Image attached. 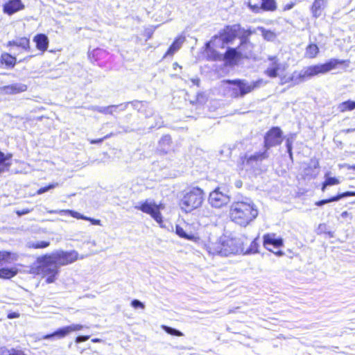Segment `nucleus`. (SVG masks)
Returning <instances> with one entry per match:
<instances>
[{
    "instance_id": "a878e982",
    "label": "nucleus",
    "mask_w": 355,
    "mask_h": 355,
    "mask_svg": "<svg viewBox=\"0 0 355 355\" xmlns=\"http://www.w3.org/2000/svg\"><path fill=\"white\" fill-rule=\"evenodd\" d=\"M12 157V154L8 153L6 155L0 151V173L9 169L11 166L10 159Z\"/></svg>"
},
{
    "instance_id": "a19ab883",
    "label": "nucleus",
    "mask_w": 355,
    "mask_h": 355,
    "mask_svg": "<svg viewBox=\"0 0 355 355\" xmlns=\"http://www.w3.org/2000/svg\"><path fill=\"white\" fill-rule=\"evenodd\" d=\"M99 109V113L104 114H112L116 110V106L115 105H112L106 107H101Z\"/></svg>"
},
{
    "instance_id": "49530a36",
    "label": "nucleus",
    "mask_w": 355,
    "mask_h": 355,
    "mask_svg": "<svg viewBox=\"0 0 355 355\" xmlns=\"http://www.w3.org/2000/svg\"><path fill=\"white\" fill-rule=\"evenodd\" d=\"M295 135H291L286 138V149L293 148V144L295 140Z\"/></svg>"
},
{
    "instance_id": "e433bc0d",
    "label": "nucleus",
    "mask_w": 355,
    "mask_h": 355,
    "mask_svg": "<svg viewBox=\"0 0 355 355\" xmlns=\"http://www.w3.org/2000/svg\"><path fill=\"white\" fill-rule=\"evenodd\" d=\"M324 181L326 182V184H328L329 187L337 185L340 183V179L336 177L331 176V172L329 171L325 173Z\"/></svg>"
},
{
    "instance_id": "f257e3e1",
    "label": "nucleus",
    "mask_w": 355,
    "mask_h": 355,
    "mask_svg": "<svg viewBox=\"0 0 355 355\" xmlns=\"http://www.w3.org/2000/svg\"><path fill=\"white\" fill-rule=\"evenodd\" d=\"M248 243V238L244 235L236 237L223 236L216 242H209L206 248L210 254L228 257L231 254H243Z\"/></svg>"
},
{
    "instance_id": "09e8293b",
    "label": "nucleus",
    "mask_w": 355,
    "mask_h": 355,
    "mask_svg": "<svg viewBox=\"0 0 355 355\" xmlns=\"http://www.w3.org/2000/svg\"><path fill=\"white\" fill-rule=\"evenodd\" d=\"M260 29L265 39L270 40V37H273V33L270 31H268L263 27L260 28Z\"/></svg>"
},
{
    "instance_id": "603ef678",
    "label": "nucleus",
    "mask_w": 355,
    "mask_h": 355,
    "mask_svg": "<svg viewBox=\"0 0 355 355\" xmlns=\"http://www.w3.org/2000/svg\"><path fill=\"white\" fill-rule=\"evenodd\" d=\"M291 79V76H288V77H286L285 76H282L281 78H280V85H284V84H286V83H291L292 84V81Z\"/></svg>"
},
{
    "instance_id": "4c0bfd02",
    "label": "nucleus",
    "mask_w": 355,
    "mask_h": 355,
    "mask_svg": "<svg viewBox=\"0 0 355 355\" xmlns=\"http://www.w3.org/2000/svg\"><path fill=\"white\" fill-rule=\"evenodd\" d=\"M129 103L133 109L137 110L139 112H143L144 108H148V104L146 101H133Z\"/></svg>"
},
{
    "instance_id": "c9c22d12",
    "label": "nucleus",
    "mask_w": 355,
    "mask_h": 355,
    "mask_svg": "<svg viewBox=\"0 0 355 355\" xmlns=\"http://www.w3.org/2000/svg\"><path fill=\"white\" fill-rule=\"evenodd\" d=\"M50 242L48 241H29L27 243V247L34 249H43L49 247Z\"/></svg>"
},
{
    "instance_id": "680f3d73",
    "label": "nucleus",
    "mask_w": 355,
    "mask_h": 355,
    "mask_svg": "<svg viewBox=\"0 0 355 355\" xmlns=\"http://www.w3.org/2000/svg\"><path fill=\"white\" fill-rule=\"evenodd\" d=\"M121 128L123 129V131L124 132H130L133 130L132 129L130 128L128 126H121Z\"/></svg>"
},
{
    "instance_id": "864d4df0",
    "label": "nucleus",
    "mask_w": 355,
    "mask_h": 355,
    "mask_svg": "<svg viewBox=\"0 0 355 355\" xmlns=\"http://www.w3.org/2000/svg\"><path fill=\"white\" fill-rule=\"evenodd\" d=\"M130 105L129 102L121 103L119 105H115L116 106V109H119V111H124L127 109L128 106Z\"/></svg>"
},
{
    "instance_id": "c85d7f7f",
    "label": "nucleus",
    "mask_w": 355,
    "mask_h": 355,
    "mask_svg": "<svg viewBox=\"0 0 355 355\" xmlns=\"http://www.w3.org/2000/svg\"><path fill=\"white\" fill-rule=\"evenodd\" d=\"M18 256L17 254L10 251H0V264L3 262L10 263L13 261H17Z\"/></svg>"
},
{
    "instance_id": "0eeeda50",
    "label": "nucleus",
    "mask_w": 355,
    "mask_h": 355,
    "mask_svg": "<svg viewBox=\"0 0 355 355\" xmlns=\"http://www.w3.org/2000/svg\"><path fill=\"white\" fill-rule=\"evenodd\" d=\"M284 139V133L280 127H271L263 136V150L269 155L270 149L280 146Z\"/></svg>"
},
{
    "instance_id": "412c9836",
    "label": "nucleus",
    "mask_w": 355,
    "mask_h": 355,
    "mask_svg": "<svg viewBox=\"0 0 355 355\" xmlns=\"http://www.w3.org/2000/svg\"><path fill=\"white\" fill-rule=\"evenodd\" d=\"M27 88L26 85L17 83L4 86L3 91L6 94H16L26 91Z\"/></svg>"
},
{
    "instance_id": "13d9d810",
    "label": "nucleus",
    "mask_w": 355,
    "mask_h": 355,
    "mask_svg": "<svg viewBox=\"0 0 355 355\" xmlns=\"http://www.w3.org/2000/svg\"><path fill=\"white\" fill-rule=\"evenodd\" d=\"M19 317V313L17 312H11L8 314V318L9 319L17 318Z\"/></svg>"
},
{
    "instance_id": "6e6552de",
    "label": "nucleus",
    "mask_w": 355,
    "mask_h": 355,
    "mask_svg": "<svg viewBox=\"0 0 355 355\" xmlns=\"http://www.w3.org/2000/svg\"><path fill=\"white\" fill-rule=\"evenodd\" d=\"M137 210L150 215V216L159 225L163 223V218L159 206L153 200L148 199L143 202H139L135 206Z\"/></svg>"
},
{
    "instance_id": "6e6d98bb",
    "label": "nucleus",
    "mask_w": 355,
    "mask_h": 355,
    "mask_svg": "<svg viewBox=\"0 0 355 355\" xmlns=\"http://www.w3.org/2000/svg\"><path fill=\"white\" fill-rule=\"evenodd\" d=\"M142 113H144L146 118H148V117L153 116V110L151 109H147V108H144V112Z\"/></svg>"
},
{
    "instance_id": "423d86ee",
    "label": "nucleus",
    "mask_w": 355,
    "mask_h": 355,
    "mask_svg": "<svg viewBox=\"0 0 355 355\" xmlns=\"http://www.w3.org/2000/svg\"><path fill=\"white\" fill-rule=\"evenodd\" d=\"M269 157V155L264 150L257 151L252 154L245 153L241 155L237 162V166L241 170H254L257 168L260 164Z\"/></svg>"
},
{
    "instance_id": "8fccbe9b",
    "label": "nucleus",
    "mask_w": 355,
    "mask_h": 355,
    "mask_svg": "<svg viewBox=\"0 0 355 355\" xmlns=\"http://www.w3.org/2000/svg\"><path fill=\"white\" fill-rule=\"evenodd\" d=\"M90 338V336H78L76 338L75 342L76 343L78 344L83 342H85L87 340H89Z\"/></svg>"
},
{
    "instance_id": "774afa93",
    "label": "nucleus",
    "mask_w": 355,
    "mask_h": 355,
    "mask_svg": "<svg viewBox=\"0 0 355 355\" xmlns=\"http://www.w3.org/2000/svg\"><path fill=\"white\" fill-rule=\"evenodd\" d=\"M192 83L194 84V85H198L199 83H200V79L198 78H194V79H192L191 80Z\"/></svg>"
},
{
    "instance_id": "338daca9",
    "label": "nucleus",
    "mask_w": 355,
    "mask_h": 355,
    "mask_svg": "<svg viewBox=\"0 0 355 355\" xmlns=\"http://www.w3.org/2000/svg\"><path fill=\"white\" fill-rule=\"evenodd\" d=\"M354 131H355V128H348V129H345L343 130V132L345 133H350V132H353Z\"/></svg>"
},
{
    "instance_id": "1a4fd4ad",
    "label": "nucleus",
    "mask_w": 355,
    "mask_h": 355,
    "mask_svg": "<svg viewBox=\"0 0 355 355\" xmlns=\"http://www.w3.org/2000/svg\"><path fill=\"white\" fill-rule=\"evenodd\" d=\"M49 254L58 268L73 263L78 257V253L76 250H57Z\"/></svg>"
},
{
    "instance_id": "4d7b16f0",
    "label": "nucleus",
    "mask_w": 355,
    "mask_h": 355,
    "mask_svg": "<svg viewBox=\"0 0 355 355\" xmlns=\"http://www.w3.org/2000/svg\"><path fill=\"white\" fill-rule=\"evenodd\" d=\"M295 3H294V2H291L289 3H287L284 6V10L286 11V10H291L295 6Z\"/></svg>"
},
{
    "instance_id": "f3484780",
    "label": "nucleus",
    "mask_w": 355,
    "mask_h": 355,
    "mask_svg": "<svg viewBox=\"0 0 355 355\" xmlns=\"http://www.w3.org/2000/svg\"><path fill=\"white\" fill-rule=\"evenodd\" d=\"M24 8V5L21 0H9L3 4V12L8 15H12Z\"/></svg>"
},
{
    "instance_id": "5701e85b",
    "label": "nucleus",
    "mask_w": 355,
    "mask_h": 355,
    "mask_svg": "<svg viewBox=\"0 0 355 355\" xmlns=\"http://www.w3.org/2000/svg\"><path fill=\"white\" fill-rule=\"evenodd\" d=\"M34 42H35L36 48L41 51L42 52H44L46 51L49 46V38L44 33L37 34L33 38Z\"/></svg>"
},
{
    "instance_id": "c756f323",
    "label": "nucleus",
    "mask_w": 355,
    "mask_h": 355,
    "mask_svg": "<svg viewBox=\"0 0 355 355\" xmlns=\"http://www.w3.org/2000/svg\"><path fill=\"white\" fill-rule=\"evenodd\" d=\"M259 236L254 238L251 242L249 247H245L244 251L243 252V254H251L259 252Z\"/></svg>"
},
{
    "instance_id": "c03bdc74",
    "label": "nucleus",
    "mask_w": 355,
    "mask_h": 355,
    "mask_svg": "<svg viewBox=\"0 0 355 355\" xmlns=\"http://www.w3.org/2000/svg\"><path fill=\"white\" fill-rule=\"evenodd\" d=\"M112 135H114L113 133H110V134H107V135H105V137H102V138H100V139H89V141L91 144H101L103 143V141L110 137H111Z\"/></svg>"
},
{
    "instance_id": "a18cd8bd",
    "label": "nucleus",
    "mask_w": 355,
    "mask_h": 355,
    "mask_svg": "<svg viewBox=\"0 0 355 355\" xmlns=\"http://www.w3.org/2000/svg\"><path fill=\"white\" fill-rule=\"evenodd\" d=\"M130 304L134 309H144L145 308V304L142 302L137 299L132 300Z\"/></svg>"
},
{
    "instance_id": "3c124183",
    "label": "nucleus",
    "mask_w": 355,
    "mask_h": 355,
    "mask_svg": "<svg viewBox=\"0 0 355 355\" xmlns=\"http://www.w3.org/2000/svg\"><path fill=\"white\" fill-rule=\"evenodd\" d=\"M58 275V274H51V275H46V282L47 284L53 283L55 281L56 277H57Z\"/></svg>"
},
{
    "instance_id": "4be33fe9",
    "label": "nucleus",
    "mask_w": 355,
    "mask_h": 355,
    "mask_svg": "<svg viewBox=\"0 0 355 355\" xmlns=\"http://www.w3.org/2000/svg\"><path fill=\"white\" fill-rule=\"evenodd\" d=\"M172 148V139L169 135L161 137L158 143V150L163 154L168 153Z\"/></svg>"
},
{
    "instance_id": "bf43d9fd",
    "label": "nucleus",
    "mask_w": 355,
    "mask_h": 355,
    "mask_svg": "<svg viewBox=\"0 0 355 355\" xmlns=\"http://www.w3.org/2000/svg\"><path fill=\"white\" fill-rule=\"evenodd\" d=\"M250 34L248 33L247 35H243L241 37L240 40H241V44H246L248 42V35Z\"/></svg>"
},
{
    "instance_id": "e2e57ef3",
    "label": "nucleus",
    "mask_w": 355,
    "mask_h": 355,
    "mask_svg": "<svg viewBox=\"0 0 355 355\" xmlns=\"http://www.w3.org/2000/svg\"><path fill=\"white\" fill-rule=\"evenodd\" d=\"M286 151L288 154L289 158L293 160V148L291 149H286Z\"/></svg>"
},
{
    "instance_id": "5fc2aeb1",
    "label": "nucleus",
    "mask_w": 355,
    "mask_h": 355,
    "mask_svg": "<svg viewBox=\"0 0 355 355\" xmlns=\"http://www.w3.org/2000/svg\"><path fill=\"white\" fill-rule=\"evenodd\" d=\"M30 212V210L28 209H23L21 210H18L16 211V214L19 216H21L23 215L27 214Z\"/></svg>"
},
{
    "instance_id": "20e7f679",
    "label": "nucleus",
    "mask_w": 355,
    "mask_h": 355,
    "mask_svg": "<svg viewBox=\"0 0 355 355\" xmlns=\"http://www.w3.org/2000/svg\"><path fill=\"white\" fill-rule=\"evenodd\" d=\"M223 83L230 85L229 90L231 92V96L235 98H243L248 94L254 89L261 87L267 84V81L259 78L254 81L249 82L245 79H225Z\"/></svg>"
},
{
    "instance_id": "f03ea898",
    "label": "nucleus",
    "mask_w": 355,
    "mask_h": 355,
    "mask_svg": "<svg viewBox=\"0 0 355 355\" xmlns=\"http://www.w3.org/2000/svg\"><path fill=\"white\" fill-rule=\"evenodd\" d=\"M258 214L257 206L248 198L234 202L230 209L231 220L242 227L249 225L257 217Z\"/></svg>"
},
{
    "instance_id": "7c9ffc66",
    "label": "nucleus",
    "mask_w": 355,
    "mask_h": 355,
    "mask_svg": "<svg viewBox=\"0 0 355 355\" xmlns=\"http://www.w3.org/2000/svg\"><path fill=\"white\" fill-rule=\"evenodd\" d=\"M211 42H208L205 44V50L207 56L213 60H217L220 58V53L211 46Z\"/></svg>"
},
{
    "instance_id": "ddd939ff",
    "label": "nucleus",
    "mask_w": 355,
    "mask_h": 355,
    "mask_svg": "<svg viewBox=\"0 0 355 355\" xmlns=\"http://www.w3.org/2000/svg\"><path fill=\"white\" fill-rule=\"evenodd\" d=\"M241 29L239 24L226 26L219 32V36H214V40L219 39L223 44L232 42L238 35V31Z\"/></svg>"
},
{
    "instance_id": "de8ad7c7",
    "label": "nucleus",
    "mask_w": 355,
    "mask_h": 355,
    "mask_svg": "<svg viewBox=\"0 0 355 355\" xmlns=\"http://www.w3.org/2000/svg\"><path fill=\"white\" fill-rule=\"evenodd\" d=\"M155 125H151L149 128L150 129H152L153 128H160L163 125L164 121H162V119L160 116H156L155 117Z\"/></svg>"
},
{
    "instance_id": "7ed1b4c3",
    "label": "nucleus",
    "mask_w": 355,
    "mask_h": 355,
    "mask_svg": "<svg viewBox=\"0 0 355 355\" xmlns=\"http://www.w3.org/2000/svg\"><path fill=\"white\" fill-rule=\"evenodd\" d=\"M345 62L344 60L331 58L324 63L311 65L300 71H293L290 80L292 81V85H300L315 76L325 74Z\"/></svg>"
},
{
    "instance_id": "dca6fc26",
    "label": "nucleus",
    "mask_w": 355,
    "mask_h": 355,
    "mask_svg": "<svg viewBox=\"0 0 355 355\" xmlns=\"http://www.w3.org/2000/svg\"><path fill=\"white\" fill-rule=\"evenodd\" d=\"M268 60L270 61L264 73L269 78H274L279 76V71L281 69L282 64L279 62L277 56H269Z\"/></svg>"
},
{
    "instance_id": "58836bf2",
    "label": "nucleus",
    "mask_w": 355,
    "mask_h": 355,
    "mask_svg": "<svg viewBox=\"0 0 355 355\" xmlns=\"http://www.w3.org/2000/svg\"><path fill=\"white\" fill-rule=\"evenodd\" d=\"M162 329L168 334L175 336H182L184 334L180 330L175 329L173 327L167 326V325H162Z\"/></svg>"
},
{
    "instance_id": "79ce46f5",
    "label": "nucleus",
    "mask_w": 355,
    "mask_h": 355,
    "mask_svg": "<svg viewBox=\"0 0 355 355\" xmlns=\"http://www.w3.org/2000/svg\"><path fill=\"white\" fill-rule=\"evenodd\" d=\"M58 185V183H51L45 187H42L40 188L37 191L36 193L37 195H41L42 193H44L50 191L51 189L55 188Z\"/></svg>"
},
{
    "instance_id": "72a5a7b5",
    "label": "nucleus",
    "mask_w": 355,
    "mask_h": 355,
    "mask_svg": "<svg viewBox=\"0 0 355 355\" xmlns=\"http://www.w3.org/2000/svg\"><path fill=\"white\" fill-rule=\"evenodd\" d=\"M319 53V48L315 44H310L306 48L305 55L309 58H314Z\"/></svg>"
},
{
    "instance_id": "9b49d317",
    "label": "nucleus",
    "mask_w": 355,
    "mask_h": 355,
    "mask_svg": "<svg viewBox=\"0 0 355 355\" xmlns=\"http://www.w3.org/2000/svg\"><path fill=\"white\" fill-rule=\"evenodd\" d=\"M85 327L84 325L80 324H72L68 326H64L57 329L55 331L51 334H45L42 336L43 340H58L65 338L70 333L73 331H78L82 330Z\"/></svg>"
},
{
    "instance_id": "ea45409f",
    "label": "nucleus",
    "mask_w": 355,
    "mask_h": 355,
    "mask_svg": "<svg viewBox=\"0 0 355 355\" xmlns=\"http://www.w3.org/2000/svg\"><path fill=\"white\" fill-rule=\"evenodd\" d=\"M0 355H25L21 352H16L14 349H8L5 347H0Z\"/></svg>"
},
{
    "instance_id": "f8f14e48",
    "label": "nucleus",
    "mask_w": 355,
    "mask_h": 355,
    "mask_svg": "<svg viewBox=\"0 0 355 355\" xmlns=\"http://www.w3.org/2000/svg\"><path fill=\"white\" fill-rule=\"evenodd\" d=\"M208 201L212 207L220 208L230 202V198L217 187L209 193Z\"/></svg>"
},
{
    "instance_id": "6ab92c4d",
    "label": "nucleus",
    "mask_w": 355,
    "mask_h": 355,
    "mask_svg": "<svg viewBox=\"0 0 355 355\" xmlns=\"http://www.w3.org/2000/svg\"><path fill=\"white\" fill-rule=\"evenodd\" d=\"M349 196H355V191H345L343 193H338L337 195L332 196L331 198L318 200V201L315 202V205L318 207H322V206L324 205L325 204L333 202H338L344 198H347V197H349Z\"/></svg>"
},
{
    "instance_id": "aec40b11",
    "label": "nucleus",
    "mask_w": 355,
    "mask_h": 355,
    "mask_svg": "<svg viewBox=\"0 0 355 355\" xmlns=\"http://www.w3.org/2000/svg\"><path fill=\"white\" fill-rule=\"evenodd\" d=\"M0 63L4 65L6 69H12L17 64V58L10 53L3 52L0 56Z\"/></svg>"
},
{
    "instance_id": "bb28decb",
    "label": "nucleus",
    "mask_w": 355,
    "mask_h": 355,
    "mask_svg": "<svg viewBox=\"0 0 355 355\" xmlns=\"http://www.w3.org/2000/svg\"><path fill=\"white\" fill-rule=\"evenodd\" d=\"M17 273L18 269L15 267H3L0 268V279H10Z\"/></svg>"
},
{
    "instance_id": "9d476101",
    "label": "nucleus",
    "mask_w": 355,
    "mask_h": 355,
    "mask_svg": "<svg viewBox=\"0 0 355 355\" xmlns=\"http://www.w3.org/2000/svg\"><path fill=\"white\" fill-rule=\"evenodd\" d=\"M38 271L44 275L58 274V266L53 261L49 254L37 258Z\"/></svg>"
},
{
    "instance_id": "69168bd1",
    "label": "nucleus",
    "mask_w": 355,
    "mask_h": 355,
    "mask_svg": "<svg viewBox=\"0 0 355 355\" xmlns=\"http://www.w3.org/2000/svg\"><path fill=\"white\" fill-rule=\"evenodd\" d=\"M329 187L328 184H326V182L324 181L322 183V185H321V190L324 192L325 191L326 189Z\"/></svg>"
},
{
    "instance_id": "f704fd0d",
    "label": "nucleus",
    "mask_w": 355,
    "mask_h": 355,
    "mask_svg": "<svg viewBox=\"0 0 355 355\" xmlns=\"http://www.w3.org/2000/svg\"><path fill=\"white\" fill-rule=\"evenodd\" d=\"M225 56L227 60L236 61L239 58L240 55L236 48L228 47Z\"/></svg>"
},
{
    "instance_id": "cd10ccee",
    "label": "nucleus",
    "mask_w": 355,
    "mask_h": 355,
    "mask_svg": "<svg viewBox=\"0 0 355 355\" xmlns=\"http://www.w3.org/2000/svg\"><path fill=\"white\" fill-rule=\"evenodd\" d=\"M175 234L180 238L184 239L188 241H196L197 236L191 232H187V230H184L182 227L177 225L175 226Z\"/></svg>"
},
{
    "instance_id": "39448f33",
    "label": "nucleus",
    "mask_w": 355,
    "mask_h": 355,
    "mask_svg": "<svg viewBox=\"0 0 355 355\" xmlns=\"http://www.w3.org/2000/svg\"><path fill=\"white\" fill-rule=\"evenodd\" d=\"M204 200V191L198 187H193L181 198L179 205L182 210L189 213L200 207Z\"/></svg>"
},
{
    "instance_id": "052dcab7",
    "label": "nucleus",
    "mask_w": 355,
    "mask_h": 355,
    "mask_svg": "<svg viewBox=\"0 0 355 355\" xmlns=\"http://www.w3.org/2000/svg\"><path fill=\"white\" fill-rule=\"evenodd\" d=\"M98 108H101V106H98V105H90L89 107H88V110H92V111H96L98 112H99V109Z\"/></svg>"
},
{
    "instance_id": "b1692460",
    "label": "nucleus",
    "mask_w": 355,
    "mask_h": 355,
    "mask_svg": "<svg viewBox=\"0 0 355 355\" xmlns=\"http://www.w3.org/2000/svg\"><path fill=\"white\" fill-rule=\"evenodd\" d=\"M184 40V37L179 36L176 37L165 53L164 58L173 56L181 48Z\"/></svg>"
},
{
    "instance_id": "a211bd4d",
    "label": "nucleus",
    "mask_w": 355,
    "mask_h": 355,
    "mask_svg": "<svg viewBox=\"0 0 355 355\" xmlns=\"http://www.w3.org/2000/svg\"><path fill=\"white\" fill-rule=\"evenodd\" d=\"M6 47L16 46L25 51L29 52L31 50L30 40L26 37H16L12 40L8 41L4 44Z\"/></svg>"
},
{
    "instance_id": "2eb2a0df",
    "label": "nucleus",
    "mask_w": 355,
    "mask_h": 355,
    "mask_svg": "<svg viewBox=\"0 0 355 355\" xmlns=\"http://www.w3.org/2000/svg\"><path fill=\"white\" fill-rule=\"evenodd\" d=\"M263 245L266 249L271 251L269 248L270 245L275 248L284 246V239L281 236H277L275 233H267L263 236Z\"/></svg>"
},
{
    "instance_id": "2f4dec72",
    "label": "nucleus",
    "mask_w": 355,
    "mask_h": 355,
    "mask_svg": "<svg viewBox=\"0 0 355 355\" xmlns=\"http://www.w3.org/2000/svg\"><path fill=\"white\" fill-rule=\"evenodd\" d=\"M338 109L340 112H345L347 111H352L355 110V101L347 100L341 103L338 106Z\"/></svg>"
},
{
    "instance_id": "473e14b6",
    "label": "nucleus",
    "mask_w": 355,
    "mask_h": 355,
    "mask_svg": "<svg viewBox=\"0 0 355 355\" xmlns=\"http://www.w3.org/2000/svg\"><path fill=\"white\" fill-rule=\"evenodd\" d=\"M262 11L273 12L277 10V3L275 0H261Z\"/></svg>"
},
{
    "instance_id": "4468645a",
    "label": "nucleus",
    "mask_w": 355,
    "mask_h": 355,
    "mask_svg": "<svg viewBox=\"0 0 355 355\" xmlns=\"http://www.w3.org/2000/svg\"><path fill=\"white\" fill-rule=\"evenodd\" d=\"M50 214H59L60 216H69L76 219H81L89 221L94 225H100L101 220L99 219L93 218L87 216H85L76 211L71 209H60V210H52L49 211Z\"/></svg>"
},
{
    "instance_id": "393cba45",
    "label": "nucleus",
    "mask_w": 355,
    "mask_h": 355,
    "mask_svg": "<svg viewBox=\"0 0 355 355\" xmlns=\"http://www.w3.org/2000/svg\"><path fill=\"white\" fill-rule=\"evenodd\" d=\"M327 5V3H324L314 0L311 7V12L313 17L317 19L321 17L322 15V12L326 8Z\"/></svg>"
},
{
    "instance_id": "37998d69",
    "label": "nucleus",
    "mask_w": 355,
    "mask_h": 355,
    "mask_svg": "<svg viewBox=\"0 0 355 355\" xmlns=\"http://www.w3.org/2000/svg\"><path fill=\"white\" fill-rule=\"evenodd\" d=\"M248 6L254 13H260L262 11L261 4L254 3L252 4L251 1L248 3Z\"/></svg>"
},
{
    "instance_id": "0e129e2a",
    "label": "nucleus",
    "mask_w": 355,
    "mask_h": 355,
    "mask_svg": "<svg viewBox=\"0 0 355 355\" xmlns=\"http://www.w3.org/2000/svg\"><path fill=\"white\" fill-rule=\"evenodd\" d=\"M273 253L277 257H282L283 255H284V252L280 250H277V252H274Z\"/></svg>"
}]
</instances>
